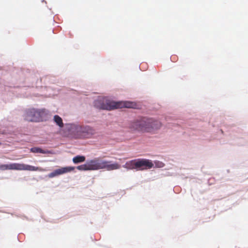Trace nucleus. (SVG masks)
I'll use <instances>...</instances> for the list:
<instances>
[{"label": "nucleus", "instance_id": "nucleus-11", "mask_svg": "<svg viewBox=\"0 0 248 248\" xmlns=\"http://www.w3.org/2000/svg\"><path fill=\"white\" fill-rule=\"evenodd\" d=\"M54 121L60 127H63L62 120L59 115H56L54 116Z\"/></svg>", "mask_w": 248, "mask_h": 248}, {"label": "nucleus", "instance_id": "nucleus-6", "mask_svg": "<svg viewBox=\"0 0 248 248\" xmlns=\"http://www.w3.org/2000/svg\"><path fill=\"white\" fill-rule=\"evenodd\" d=\"M75 132L77 138H88L92 134V129L88 126L77 125Z\"/></svg>", "mask_w": 248, "mask_h": 248}, {"label": "nucleus", "instance_id": "nucleus-1", "mask_svg": "<svg viewBox=\"0 0 248 248\" xmlns=\"http://www.w3.org/2000/svg\"><path fill=\"white\" fill-rule=\"evenodd\" d=\"M121 165L117 162L112 163L111 161L103 160L99 158H95L88 161L85 164L77 167L80 170H94L106 169L112 170L119 169Z\"/></svg>", "mask_w": 248, "mask_h": 248}, {"label": "nucleus", "instance_id": "nucleus-13", "mask_svg": "<svg viewBox=\"0 0 248 248\" xmlns=\"http://www.w3.org/2000/svg\"><path fill=\"white\" fill-rule=\"evenodd\" d=\"M31 152L34 153H42L46 154L48 153L47 151H46L39 147H33L31 149Z\"/></svg>", "mask_w": 248, "mask_h": 248}, {"label": "nucleus", "instance_id": "nucleus-12", "mask_svg": "<svg viewBox=\"0 0 248 248\" xmlns=\"http://www.w3.org/2000/svg\"><path fill=\"white\" fill-rule=\"evenodd\" d=\"M85 160L84 156L77 155L73 158V161L75 164L83 162Z\"/></svg>", "mask_w": 248, "mask_h": 248}, {"label": "nucleus", "instance_id": "nucleus-4", "mask_svg": "<svg viewBox=\"0 0 248 248\" xmlns=\"http://www.w3.org/2000/svg\"><path fill=\"white\" fill-rule=\"evenodd\" d=\"M17 170L39 171H45L46 170L39 167H35L24 163H14L9 164L0 165V170Z\"/></svg>", "mask_w": 248, "mask_h": 248}, {"label": "nucleus", "instance_id": "nucleus-5", "mask_svg": "<svg viewBox=\"0 0 248 248\" xmlns=\"http://www.w3.org/2000/svg\"><path fill=\"white\" fill-rule=\"evenodd\" d=\"M150 123V122H146L144 118L139 120H135L129 123L128 128L131 131H150L151 130L150 128L145 127V124Z\"/></svg>", "mask_w": 248, "mask_h": 248}, {"label": "nucleus", "instance_id": "nucleus-8", "mask_svg": "<svg viewBox=\"0 0 248 248\" xmlns=\"http://www.w3.org/2000/svg\"><path fill=\"white\" fill-rule=\"evenodd\" d=\"M144 120L146 122H150V123L145 124V127L150 128L151 129L150 131H144V132H152L155 130L158 129L161 126V124L160 122L154 120L152 119L144 118Z\"/></svg>", "mask_w": 248, "mask_h": 248}, {"label": "nucleus", "instance_id": "nucleus-7", "mask_svg": "<svg viewBox=\"0 0 248 248\" xmlns=\"http://www.w3.org/2000/svg\"><path fill=\"white\" fill-rule=\"evenodd\" d=\"M136 170H143L152 168L154 164L151 160L146 159L139 158L136 159Z\"/></svg>", "mask_w": 248, "mask_h": 248}, {"label": "nucleus", "instance_id": "nucleus-10", "mask_svg": "<svg viewBox=\"0 0 248 248\" xmlns=\"http://www.w3.org/2000/svg\"><path fill=\"white\" fill-rule=\"evenodd\" d=\"M136 159L132 160L126 162L123 166V167L127 170H136Z\"/></svg>", "mask_w": 248, "mask_h": 248}, {"label": "nucleus", "instance_id": "nucleus-3", "mask_svg": "<svg viewBox=\"0 0 248 248\" xmlns=\"http://www.w3.org/2000/svg\"><path fill=\"white\" fill-rule=\"evenodd\" d=\"M95 106L101 109L110 110L123 108H134L135 104L133 102L129 101L115 102L106 100L101 104L100 103V101L99 100L95 101Z\"/></svg>", "mask_w": 248, "mask_h": 248}, {"label": "nucleus", "instance_id": "nucleus-9", "mask_svg": "<svg viewBox=\"0 0 248 248\" xmlns=\"http://www.w3.org/2000/svg\"><path fill=\"white\" fill-rule=\"evenodd\" d=\"M73 167H64L55 170L53 172L49 173L48 176L50 178L54 177L56 176L68 172H70L74 170Z\"/></svg>", "mask_w": 248, "mask_h": 248}, {"label": "nucleus", "instance_id": "nucleus-2", "mask_svg": "<svg viewBox=\"0 0 248 248\" xmlns=\"http://www.w3.org/2000/svg\"><path fill=\"white\" fill-rule=\"evenodd\" d=\"M48 113V111L45 108L37 109L32 108L25 109L23 117L28 122H39L45 120Z\"/></svg>", "mask_w": 248, "mask_h": 248}]
</instances>
